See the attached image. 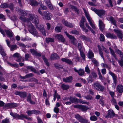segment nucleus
Here are the masks:
<instances>
[{
  "label": "nucleus",
  "instance_id": "obj_1",
  "mask_svg": "<svg viewBox=\"0 0 123 123\" xmlns=\"http://www.w3.org/2000/svg\"><path fill=\"white\" fill-rule=\"evenodd\" d=\"M38 11L39 13L41 14L42 18L44 19L49 20H51V14L49 12L44 11L42 13L41 11L40 10L39 8Z\"/></svg>",
  "mask_w": 123,
  "mask_h": 123
},
{
  "label": "nucleus",
  "instance_id": "obj_2",
  "mask_svg": "<svg viewBox=\"0 0 123 123\" xmlns=\"http://www.w3.org/2000/svg\"><path fill=\"white\" fill-rule=\"evenodd\" d=\"M28 24V30L30 33L34 36L38 37V33L33 25L31 23H29Z\"/></svg>",
  "mask_w": 123,
  "mask_h": 123
},
{
  "label": "nucleus",
  "instance_id": "obj_3",
  "mask_svg": "<svg viewBox=\"0 0 123 123\" xmlns=\"http://www.w3.org/2000/svg\"><path fill=\"white\" fill-rule=\"evenodd\" d=\"M92 86L94 89L98 91L103 92L105 90L104 86L98 82L94 83L93 84Z\"/></svg>",
  "mask_w": 123,
  "mask_h": 123
},
{
  "label": "nucleus",
  "instance_id": "obj_4",
  "mask_svg": "<svg viewBox=\"0 0 123 123\" xmlns=\"http://www.w3.org/2000/svg\"><path fill=\"white\" fill-rule=\"evenodd\" d=\"M10 114L14 118L16 119H22L24 118H26L27 115L23 114H21L20 115L17 113H13L12 111L10 112Z\"/></svg>",
  "mask_w": 123,
  "mask_h": 123
},
{
  "label": "nucleus",
  "instance_id": "obj_5",
  "mask_svg": "<svg viewBox=\"0 0 123 123\" xmlns=\"http://www.w3.org/2000/svg\"><path fill=\"white\" fill-rule=\"evenodd\" d=\"M83 10L87 19L90 25L93 29H95L96 28V27L93 24L92 22V18L90 17L88 13V11H86L84 8H83Z\"/></svg>",
  "mask_w": 123,
  "mask_h": 123
},
{
  "label": "nucleus",
  "instance_id": "obj_6",
  "mask_svg": "<svg viewBox=\"0 0 123 123\" xmlns=\"http://www.w3.org/2000/svg\"><path fill=\"white\" fill-rule=\"evenodd\" d=\"M75 117L79 122L81 123H88V120L86 119L83 118L79 114H77L75 115Z\"/></svg>",
  "mask_w": 123,
  "mask_h": 123
},
{
  "label": "nucleus",
  "instance_id": "obj_7",
  "mask_svg": "<svg viewBox=\"0 0 123 123\" xmlns=\"http://www.w3.org/2000/svg\"><path fill=\"white\" fill-rule=\"evenodd\" d=\"M0 7L1 8H10L11 10L13 11L14 8V5L12 3L8 4L7 3H5L2 4L0 6Z\"/></svg>",
  "mask_w": 123,
  "mask_h": 123
},
{
  "label": "nucleus",
  "instance_id": "obj_8",
  "mask_svg": "<svg viewBox=\"0 0 123 123\" xmlns=\"http://www.w3.org/2000/svg\"><path fill=\"white\" fill-rule=\"evenodd\" d=\"M29 18L32 23H35L36 25L38 24V20L36 16L33 14H29Z\"/></svg>",
  "mask_w": 123,
  "mask_h": 123
},
{
  "label": "nucleus",
  "instance_id": "obj_9",
  "mask_svg": "<svg viewBox=\"0 0 123 123\" xmlns=\"http://www.w3.org/2000/svg\"><path fill=\"white\" fill-rule=\"evenodd\" d=\"M109 73L110 75H111L112 77L114 84H113L112 86L113 87L115 88L116 87V85L117 81V76L114 73L111 71L109 72Z\"/></svg>",
  "mask_w": 123,
  "mask_h": 123
},
{
  "label": "nucleus",
  "instance_id": "obj_10",
  "mask_svg": "<svg viewBox=\"0 0 123 123\" xmlns=\"http://www.w3.org/2000/svg\"><path fill=\"white\" fill-rule=\"evenodd\" d=\"M65 33L67 36L69 38L71 41V43L75 46L77 45V43L76 40L74 37L70 35L66 31L65 32Z\"/></svg>",
  "mask_w": 123,
  "mask_h": 123
},
{
  "label": "nucleus",
  "instance_id": "obj_11",
  "mask_svg": "<svg viewBox=\"0 0 123 123\" xmlns=\"http://www.w3.org/2000/svg\"><path fill=\"white\" fill-rule=\"evenodd\" d=\"M17 104L14 103H8L4 106L3 108L6 109L13 108L17 106Z\"/></svg>",
  "mask_w": 123,
  "mask_h": 123
},
{
  "label": "nucleus",
  "instance_id": "obj_12",
  "mask_svg": "<svg viewBox=\"0 0 123 123\" xmlns=\"http://www.w3.org/2000/svg\"><path fill=\"white\" fill-rule=\"evenodd\" d=\"M115 115V114L113 110L110 109L108 110L107 115L105 116V117L107 118H112Z\"/></svg>",
  "mask_w": 123,
  "mask_h": 123
},
{
  "label": "nucleus",
  "instance_id": "obj_13",
  "mask_svg": "<svg viewBox=\"0 0 123 123\" xmlns=\"http://www.w3.org/2000/svg\"><path fill=\"white\" fill-rule=\"evenodd\" d=\"M14 94L16 95H19L20 97L24 98L27 96V93L25 92H19L15 91Z\"/></svg>",
  "mask_w": 123,
  "mask_h": 123
},
{
  "label": "nucleus",
  "instance_id": "obj_14",
  "mask_svg": "<svg viewBox=\"0 0 123 123\" xmlns=\"http://www.w3.org/2000/svg\"><path fill=\"white\" fill-rule=\"evenodd\" d=\"M12 56L17 62H21L22 57L18 53H15Z\"/></svg>",
  "mask_w": 123,
  "mask_h": 123
},
{
  "label": "nucleus",
  "instance_id": "obj_15",
  "mask_svg": "<svg viewBox=\"0 0 123 123\" xmlns=\"http://www.w3.org/2000/svg\"><path fill=\"white\" fill-rule=\"evenodd\" d=\"M113 31L116 33L117 36L119 38L122 39L123 37L122 32L120 30L117 29H114Z\"/></svg>",
  "mask_w": 123,
  "mask_h": 123
},
{
  "label": "nucleus",
  "instance_id": "obj_16",
  "mask_svg": "<svg viewBox=\"0 0 123 123\" xmlns=\"http://www.w3.org/2000/svg\"><path fill=\"white\" fill-rule=\"evenodd\" d=\"M55 38L57 39L58 40L61 41L62 42H64L65 41V39L62 36L61 34H57L55 36Z\"/></svg>",
  "mask_w": 123,
  "mask_h": 123
},
{
  "label": "nucleus",
  "instance_id": "obj_17",
  "mask_svg": "<svg viewBox=\"0 0 123 123\" xmlns=\"http://www.w3.org/2000/svg\"><path fill=\"white\" fill-rule=\"evenodd\" d=\"M74 70L75 72L77 73L79 75L82 76L84 75L85 72L83 69L80 68L78 70L76 68H74Z\"/></svg>",
  "mask_w": 123,
  "mask_h": 123
},
{
  "label": "nucleus",
  "instance_id": "obj_18",
  "mask_svg": "<svg viewBox=\"0 0 123 123\" xmlns=\"http://www.w3.org/2000/svg\"><path fill=\"white\" fill-rule=\"evenodd\" d=\"M105 11L103 9L98 10L96 13L100 18H102V16L105 14Z\"/></svg>",
  "mask_w": 123,
  "mask_h": 123
},
{
  "label": "nucleus",
  "instance_id": "obj_19",
  "mask_svg": "<svg viewBox=\"0 0 123 123\" xmlns=\"http://www.w3.org/2000/svg\"><path fill=\"white\" fill-rule=\"evenodd\" d=\"M5 31L7 37L9 38L12 37L14 36V35L12 31L9 30H5Z\"/></svg>",
  "mask_w": 123,
  "mask_h": 123
},
{
  "label": "nucleus",
  "instance_id": "obj_20",
  "mask_svg": "<svg viewBox=\"0 0 123 123\" xmlns=\"http://www.w3.org/2000/svg\"><path fill=\"white\" fill-rule=\"evenodd\" d=\"M31 95L29 93V94L27 96V101L31 104L34 105L35 104V102L32 101L31 99Z\"/></svg>",
  "mask_w": 123,
  "mask_h": 123
},
{
  "label": "nucleus",
  "instance_id": "obj_21",
  "mask_svg": "<svg viewBox=\"0 0 123 123\" xmlns=\"http://www.w3.org/2000/svg\"><path fill=\"white\" fill-rule=\"evenodd\" d=\"M99 25L100 29L101 31H103L105 28V25L101 20H99Z\"/></svg>",
  "mask_w": 123,
  "mask_h": 123
},
{
  "label": "nucleus",
  "instance_id": "obj_22",
  "mask_svg": "<svg viewBox=\"0 0 123 123\" xmlns=\"http://www.w3.org/2000/svg\"><path fill=\"white\" fill-rule=\"evenodd\" d=\"M116 90L119 93L123 92V86L121 85H119L117 86Z\"/></svg>",
  "mask_w": 123,
  "mask_h": 123
},
{
  "label": "nucleus",
  "instance_id": "obj_23",
  "mask_svg": "<svg viewBox=\"0 0 123 123\" xmlns=\"http://www.w3.org/2000/svg\"><path fill=\"white\" fill-rule=\"evenodd\" d=\"M62 22L63 24L69 27H73L74 26L71 23H68V22L65 21L64 19H63Z\"/></svg>",
  "mask_w": 123,
  "mask_h": 123
},
{
  "label": "nucleus",
  "instance_id": "obj_24",
  "mask_svg": "<svg viewBox=\"0 0 123 123\" xmlns=\"http://www.w3.org/2000/svg\"><path fill=\"white\" fill-rule=\"evenodd\" d=\"M62 22L63 24L69 27H73L74 26L71 23H68V22L65 21L64 19H63Z\"/></svg>",
  "mask_w": 123,
  "mask_h": 123
},
{
  "label": "nucleus",
  "instance_id": "obj_25",
  "mask_svg": "<svg viewBox=\"0 0 123 123\" xmlns=\"http://www.w3.org/2000/svg\"><path fill=\"white\" fill-rule=\"evenodd\" d=\"M73 80V77L72 76H69L66 77V78L63 79V81L66 82H72Z\"/></svg>",
  "mask_w": 123,
  "mask_h": 123
},
{
  "label": "nucleus",
  "instance_id": "obj_26",
  "mask_svg": "<svg viewBox=\"0 0 123 123\" xmlns=\"http://www.w3.org/2000/svg\"><path fill=\"white\" fill-rule=\"evenodd\" d=\"M19 19L24 22H26L27 25L28 26V23H31L30 21V20L28 18H26L24 17L20 16L19 18Z\"/></svg>",
  "mask_w": 123,
  "mask_h": 123
},
{
  "label": "nucleus",
  "instance_id": "obj_27",
  "mask_svg": "<svg viewBox=\"0 0 123 123\" xmlns=\"http://www.w3.org/2000/svg\"><path fill=\"white\" fill-rule=\"evenodd\" d=\"M61 60L63 62H65L68 64L70 65L73 64V62L70 59H68L67 58H62L61 59Z\"/></svg>",
  "mask_w": 123,
  "mask_h": 123
},
{
  "label": "nucleus",
  "instance_id": "obj_28",
  "mask_svg": "<svg viewBox=\"0 0 123 123\" xmlns=\"http://www.w3.org/2000/svg\"><path fill=\"white\" fill-rule=\"evenodd\" d=\"M60 57L56 53L52 54L50 57V58L51 60H53L55 59H59Z\"/></svg>",
  "mask_w": 123,
  "mask_h": 123
},
{
  "label": "nucleus",
  "instance_id": "obj_29",
  "mask_svg": "<svg viewBox=\"0 0 123 123\" xmlns=\"http://www.w3.org/2000/svg\"><path fill=\"white\" fill-rule=\"evenodd\" d=\"M26 68L28 70H30L34 73H37V71L36 69L32 66H26Z\"/></svg>",
  "mask_w": 123,
  "mask_h": 123
},
{
  "label": "nucleus",
  "instance_id": "obj_30",
  "mask_svg": "<svg viewBox=\"0 0 123 123\" xmlns=\"http://www.w3.org/2000/svg\"><path fill=\"white\" fill-rule=\"evenodd\" d=\"M88 58H92L94 57V54L92 51L90 49L87 53Z\"/></svg>",
  "mask_w": 123,
  "mask_h": 123
},
{
  "label": "nucleus",
  "instance_id": "obj_31",
  "mask_svg": "<svg viewBox=\"0 0 123 123\" xmlns=\"http://www.w3.org/2000/svg\"><path fill=\"white\" fill-rule=\"evenodd\" d=\"M109 19L111 23L113 24L115 26H117L116 21L113 17L112 16L110 17Z\"/></svg>",
  "mask_w": 123,
  "mask_h": 123
},
{
  "label": "nucleus",
  "instance_id": "obj_32",
  "mask_svg": "<svg viewBox=\"0 0 123 123\" xmlns=\"http://www.w3.org/2000/svg\"><path fill=\"white\" fill-rule=\"evenodd\" d=\"M97 47H98L99 50V53L101 56V57L102 58L103 60H104V58L103 56V54L102 52V48H101L100 46L99 45H97Z\"/></svg>",
  "mask_w": 123,
  "mask_h": 123
},
{
  "label": "nucleus",
  "instance_id": "obj_33",
  "mask_svg": "<svg viewBox=\"0 0 123 123\" xmlns=\"http://www.w3.org/2000/svg\"><path fill=\"white\" fill-rule=\"evenodd\" d=\"M38 3L35 0H30V4L32 6H37Z\"/></svg>",
  "mask_w": 123,
  "mask_h": 123
},
{
  "label": "nucleus",
  "instance_id": "obj_34",
  "mask_svg": "<svg viewBox=\"0 0 123 123\" xmlns=\"http://www.w3.org/2000/svg\"><path fill=\"white\" fill-rule=\"evenodd\" d=\"M106 36L107 37L110 38L112 39H115L117 38L116 36L113 34L110 33H108L106 34Z\"/></svg>",
  "mask_w": 123,
  "mask_h": 123
},
{
  "label": "nucleus",
  "instance_id": "obj_35",
  "mask_svg": "<svg viewBox=\"0 0 123 123\" xmlns=\"http://www.w3.org/2000/svg\"><path fill=\"white\" fill-rule=\"evenodd\" d=\"M36 28L39 31H42L44 29V27L43 25H36Z\"/></svg>",
  "mask_w": 123,
  "mask_h": 123
},
{
  "label": "nucleus",
  "instance_id": "obj_36",
  "mask_svg": "<svg viewBox=\"0 0 123 123\" xmlns=\"http://www.w3.org/2000/svg\"><path fill=\"white\" fill-rule=\"evenodd\" d=\"M71 7L74 11H75V12L77 13L78 14L80 12L79 10L76 6L71 5Z\"/></svg>",
  "mask_w": 123,
  "mask_h": 123
},
{
  "label": "nucleus",
  "instance_id": "obj_37",
  "mask_svg": "<svg viewBox=\"0 0 123 123\" xmlns=\"http://www.w3.org/2000/svg\"><path fill=\"white\" fill-rule=\"evenodd\" d=\"M70 101H71V103H74L78 102V99L75 98H73L72 97H70Z\"/></svg>",
  "mask_w": 123,
  "mask_h": 123
},
{
  "label": "nucleus",
  "instance_id": "obj_38",
  "mask_svg": "<svg viewBox=\"0 0 123 123\" xmlns=\"http://www.w3.org/2000/svg\"><path fill=\"white\" fill-rule=\"evenodd\" d=\"M88 109V107L84 105H80V109L82 111H86Z\"/></svg>",
  "mask_w": 123,
  "mask_h": 123
},
{
  "label": "nucleus",
  "instance_id": "obj_39",
  "mask_svg": "<svg viewBox=\"0 0 123 123\" xmlns=\"http://www.w3.org/2000/svg\"><path fill=\"white\" fill-rule=\"evenodd\" d=\"M42 58L46 64L47 66H49V63L48 61V60L46 58L45 56L43 55L42 56Z\"/></svg>",
  "mask_w": 123,
  "mask_h": 123
},
{
  "label": "nucleus",
  "instance_id": "obj_40",
  "mask_svg": "<svg viewBox=\"0 0 123 123\" xmlns=\"http://www.w3.org/2000/svg\"><path fill=\"white\" fill-rule=\"evenodd\" d=\"M115 51L119 55L120 57L122 58H123V53L121 51L118 49H115Z\"/></svg>",
  "mask_w": 123,
  "mask_h": 123
},
{
  "label": "nucleus",
  "instance_id": "obj_41",
  "mask_svg": "<svg viewBox=\"0 0 123 123\" xmlns=\"http://www.w3.org/2000/svg\"><path fill=\"white\" fill-rule=\"evenodd\" d=\"M18 11L19 12L21 16L23 17V16H26L27 15V13L26 12L23 10L19 9Z\"/></svg>",
  "mask_w": 123,
  "mask_h": 123
},
{
  "label": "nucleus",
  "instance_id": "obj_42",
  "mask_svg": "<svg viewBox=\"0 0 123 123\" xmlns=\"http://www.w3.org/2000/svg\"><path fill=\"white\" fill-rule=\"evenodd\" d=\"M54 66L55 68L58 69H60L63 68V67L62 66L57 63H55L54 64Z\"/></svg>",
  "mask_w": 123,
  "mask_h": 123
},
{
  "label": "nucleus",
  "instance_id": "obj_43",
  "mask_svg": "<svg viewBox=\"0 0 123 123\" xmlns=\"http://www.w3.org/2000/svg\"><path fill=\"white\" fill-rule=\"evenodd\" d=\"M109 48L111 54L114 56L115 59H117V58L116 57V55L114 51L111 47H109Z\"/></svg>",
  "mask_w": 123,
  "mask_h": 123
},
{
  "label": "nucleus",
  "instance_id": "obj_44",
  "mask_svg": "<svg viewBox=\"0 0 123 123\" xmlns=\"http://www.w3.org/2000/svg\"><path fill=\"white\" fill-rule=\"evenodd\" d=\"M69 86L68 85H66L63 84H62L61 88L63 90H67L69 88Z\"/></svg>",
  "mask_w": 123,
  "mask_h": 123
},
{
  "label": "nucleus",
  "instance_id": "obj_45",
  "mask_svg": "<svg viewBox=\"0 0 123 123\" xmlns=\"http://www.w3.org/2000/svg\"><path fill=\"white\" fill-rule=\"evenodd\" d=\"M54 41V38L50 37L46 38V42L47 43H49V42H53Z\"/></svg>",
  "mask_w": 123,
  "mask_h": 123
},
{
  "label": "nucleus",
  "instance_id": "obj_46",
  "mask_svg": "<svg viewBox=\"0 0 123 123\" xmlns=\"http://www.w3.org/2000/svg\"><path fill=\"white\" fill-rule=\"evenodd\" d=\"M80 38L81 39L85 41H88L89 40V38L84 35H81L80 36Z\"/></svg>",
  "mask_w": 123,
  "mask_h": 123
},
{
  "label": "nucleus",
  "instance_id": "obj_47",
  "mask_svg": "<svg viewBox=\"0 0 123 123\" xmlns=\"http://www.w3.org/2000/svg\"><path fill=\"white\" fill-rule=\"evenodd\" d=\"M29 82H33L34 81L36 82L37 84H38V80L36 78H35L34 77H32L28 80Z\"/></svg>",
  "mask_w": 123,
  "mask_h": 123
},
{
  "label": "nucleus",
  "instance_id": "obj_48",
  "mask_svg": "<svg viewBox=\"0 0 123 123\" xmlns=\"http://www.w3.org/2000/svg\"><path fill=\"white\" fill-rule=\"evenodd\" d=\"M98 74L99 76V78L101 80H104L105 79V78L103 77L99 69L98 68Z\"/></svg>",
  "mask_w": 123,
  "mask_h": 123
},
{
  "label": "nucleus",
  "instance_id": "obj_49",
  "mask_svg": "<svg viewBox=\"0 0 123 123\" xmlns=\"http://www.w3.org/2000/svg\"><path fill=\"white\" fill-rule=\"evenodd\" d=\"M90 119L92 121H96L98 119V118L95 115L91 116L90 117Z\"/></svg>",
  "mask_w": 123,
  "mask_h": 123
},
{
  "label": "nucleus",
  "instance_id": "obj_50",
  "mask_svg": "<svg viewBox=\"0 0 123 123\" xmlns=\"http://www.w3.org/2000/svg\"><path fill=\"white\" fill-rule=\"evenodd\" d=\"M85 71L87 74H89L90 73V70L88 65H87L85 67Z\"/></svg>",
  "mask_w": 123,
  "mask_h": 123
},
{
  "label": "nucleus",
  "instance_id": "obj_51",
  "mask_svg": "<svg viewBox=\"0 0 123 123\" xmlns=\"http://www.w3.org/2000/svg\"><path fill=\"white\" fill-rule=\"evenodd\" d=\"M53 97H55L57 98L58 99L60 98V95H59L57 93L56 90H55L54 91V93L53 94Z\"/></svg>",
  "mask_w": 123,
  "mask_h": 123
},
{
  "label": "nucleus",
  "instance_id": "obj_52",
  "mask_svg": "<svg viewBox=\"0 0 123 123\" xmlns=\"http://www.w3.org/2000/svg\"><path fill=\"white\" fill-rule=\"evenodd\" d=\"M104 98L103 97H101L99 100V103L102 105H103L104 104Z\"/></svg>",
  "mask_w": 123,
  "mask_h": 123
},
{
  "label": "nucleus",
  "instance_id": "obj_53",
  "mask_svg": "<svg viewBox=\"0 0 123 123\" xmlns=\"http://www.w3.org/2000/svg\"><path fill=\"white\" fill-rule=\"evenodd\" d=\"M92 63L96 65L97 66L98 64V62L94 58H92L91 59Z\"/></svg>",
  "mask_w": 123,
  "mask_h": 123
},
{
  "label": "nucleus",
  "instance_id": "obj_54",
  "mask_svg": "<svg viewBox=\"0 0 123 123\" xmlns=\"http://www.w3.org/2000/svg\"><path fill=\"white\" fill-rule=\"evenodd\" d=\"M9 47L10 48L11 50L13 51L14 49H17V46L16 45H11Z\"/></svg>",
  "mask_w": 123,
  "mask_h": 123
},
{
  "label": "nucleus",
  "instance_id": "obj_55",
  "mask_svg": "<svg viewBox=\"0 0 123 123\" xmlns=\"http://www.w3.org/2000/svg\"><path fill=\"white\" fill-rule=\"evenodd\" d=\"M89 75L90 76L92 77H93L95 78L97 76V75L94 72H92Z\"/></svg>",
  "mask_w": 123,
  "mask_h": 123
},
{
  "label": "nucleus",
  "instance_id": "obj_56",
  "mask_svg": "<svg viewBox=\"0 0 123 123\" xmlns=\"http://www.w3.org/2000/svg\"><path fill=\"white\" fill-rule=\"evenodd\" d=\"M100 40L101 41H104L105 40V37L102 34H100L99 37Z\"/></svg>",
  "mask_w": 123,
  "mask_h": 123
},
{
  "label": "nucleus",
  "instance_id": "obj_57",
  "mask_svg": "<svg viewBox=\"0 0 123 123\" xmlns=\"http://www.w3.org/2000/svg\"><path fill=\"white\" fill-rule=\"evenodd\" d=\"M84 98L89 100H92L93 98L92 96L90 95H88L87 96H84Z\"/></svg>",
  "mask_w": 123,
  "mask_h": 123
},
{
  "label": "nucleus",
  "instance_id": "obj_58",
  "mask_svg": "<svg viewBox=\"0 0 123 123\" xmlns=\"http://www.w3.org/2000/svg\"><path fill=\"white\" fill-rule=\"evenodd\" d=\"M78 48L80 51H82L81 49L82 48V43H78Z\"/></svg>",
  "mask_w": 123,
  "mask_h": 123
},
{
  "label": "nucleus",
  "instance_id": "obj_59",
  "mask_svg": "<svg viewBox=\"0 0 123 123\" xmlns=\"http://www.w3.org/2000/svg\"><path fill=\"white\" fill-rule=\"evenodd\" d=\"M102 66L103 68H107L109 70V72L110 71V70L111 69V68L110 67H109V66L107 64L103 63L102 64Z\"/></svg>",
  "mask_w": 123,
  "mask_h": 123
},
{
  "label": "nucleus",
  "instance_id": "obj_60",
  "mask_svg": "<svg viewBox=\"0 0 123 123\" xmlns=\"http://www.w3.org/2000/svg\"><path fill=\"white\" fill-rule=\"evenodd\" d=\"M7 63L10 65L11 66L14 67L16 68H18V64L17 63H15L14 64H12L9 62H8Z\"/></svg>",
  "mask_w": 123,
  "mask_h": 123
},
{
  "label": "nucleus",
  "instance_id": "obj_61",
  "mask_svg": "<svg viewBox=\"0 0 123 123\" xmlns=\"http://www.w3.org/2000/svg\"><path fill=\"white\" fill-rule=\"evenodd\" d=\"M33 114H36V115L39 114H41L40 112L38 110H33Z\"/></svg>",
  "mask_w": 123,
  "mask_h": 123
},
{
  "label": "nucleus",
  "instance_id": "obj_62",
  "mask_svg": "<svg viewBox=\"0 0 123 123\" xmlns=\"http://www.w3.org/2000/svg\"><path fill=\"white\" fill-rule=\"evenodd\" d=\"M80 52L81 57H82L83 59V60H85V54L83 53V51L82 50L81 51H80Z\"/></svg>",
  "mask_w": 123,
  "mask_h": 123
},
{
  "label": "nucleus",
  "instance_id": "obj_63",
  "mask_svg": "<svg viewBox=\"0 0 123 123\" xmlns=\"http://www.w3.org/2000/svg\"><path fill=\"white\" fill-rule=\"evenodd\" d=\"M0 53L3 57L5 56L6 55V53L4 49L2 51H1L0 52Z\"/></svg>",
  "mask_w": 123,
  "mask_h": 123
},
{
  "label": "nucleus",
  "instance_id": "obj_64",
  "mask_svg": "<svg viewBox=\"0 0 123 123\" xmlns=\"http://www.w3.org/2000/svg\"><path fill=\"white\" fill-rule=\"evenodd\" d=\"M118 63L121 67L123 66V60L122 58L120 60H118Z\"/></svg>",
  "mask_w": 123,
  "mask_h": 123
}]
</instances>
